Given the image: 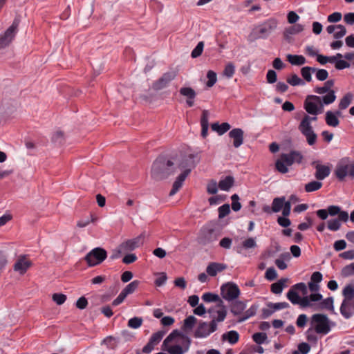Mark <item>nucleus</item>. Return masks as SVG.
<instances>
[{
	"label": "nucleus",
	"instance_id": "33",
	"mask_svg": "<svg viewBox=\"0 0 354 354\" xmlns=\"http://www.w3.org/2000/svg\"><path fill=\"white\" fill-rule=\"evenodd\" d=\"M202 299L205 302H218L217 305L223 304V301L218 295L212 292L204 293L202 296Z\"/></svg>",
	"mask_w": 354,
	"mask_h": 354
},
{
	"label": "nucleus",
	"instance_id": "28",
	"mask_svg": "<svg viewBox=\"0 0 354 354\" xmlns=\"http://www.w3.org/2000/svg\"><path fill=\"white\" fill-rule=\"evenodd\" d=\"M239 339V335L236 330H230L222 335V339L227 341L230 344H236Z\"/></svg>",
	"mask_w": 354,
	"mask_h": 354
},
{
	"label": "nucleus",
	"instance_id": "20",
	"mask_svg": "<svg viewBox=\"0 0 354 354\" xmlns=\"http://www.w3.org/2000/svg\"><path fill=\"white\" fill-rule=\"evenodd\" d=\"M180 94L186 98V104L189 107L194 105V100L196 97V91L191 87H181L179 90Z\"/></svg>",
	"mask_w": 354,
	"mask_h": 354
},
{
	"label": "nucleus",
	"instance_id": "31",
	"mask_svg": "<svg viewBox=\"0 0 354 354\" xmlns=\"http://www.w3.org/2000/svg\"><path fill=\"white\" fill-rule=\"evenodd\" d=\"M326 122L328 126L336 127L339 124V120L336 117V115L331 111H328L326 113Z\"/></svg>",
	"mask_w": 354,
	"mask_h": 354
},
{
	"label": "nucleus",
	"instance_id": "60",
	"mask_svg": "<svg viewBox=\"0 0 354 354\" xmlns=\"http://www.w3.org/2000/svg\"><path fill=\"white\" fill-rule=\"evenodd\" d=\"M265 277L268 281L274 280L277 277V271L272 267L268 268L265 274Z\"/></svg>",
	"mask_w": 354,
	"mask_h": 354
},
{
	"label": "nucleus",
	"instance_id": "56",
	"mask_svg": "<svg viewBox=\"0 0 354 354\" xmlns=\"http://www.w3.org/2000/svg\"><path fill=\"white\" fill-rule=\"evenodd\" d=\"M52 299L57 305H62L66 301V296L62 293H55L53 295Z\"/></svg>",
	"mask_w": 354,
	"mask_h": 354
},
{
	"label": "nucleus",
	"instance_id": "45",
	"mask_svg": "<svg viewBox=\"0 0 354 354\" xmlns=\"http://www.w3.org/2000/svg\"><path fill=\"white\" fill-rule=\"evenodd\" d=\"M235 72V66L232 62H229L226 64L223 74L224 76H225L227 78L230 79L232 77Z\"/></svg>",
	"mask_w": 354,
	"mask_h": 354
},
{
	"label": "nucleus",
	"instance_id": "8",
	"mask_svg": "<svg viewBox=\"0 0 354 354\" xmlns=\"http://www.w3.org/2000/svg\"><path fill=\"white\" fill-rule=\"evenodd\" d=\"M220 236L218 230L207 225L202 227L198 236V242L203 245L215 242Z\"/></svg>",
	"mask_w": 354,
	"mask_h": 354
},
{
	"label": "nucleus",
	"instance_id": "19",
	"mask_svg": "<svg viewBox=\"0 0 354 354\" xmlns=\"http://www.w3.org/2000/svg\"><path fill=\"white\" fill-rule=\"evenodd\" d=\"M339 310L345 319L351 318L354 315V299H343Z\"/></svg>",
	"mask_w": 354,
	"mask_h": 354
},
{
	"label": "nucleus",
	"instance_id": "21",
	"mask_svg": "<svg viewBox=\"0 0 354 354\" xmlns=\"http://www.w3.org/2000/svg\"><path fill=\"white\" fill-rule=\"evenodd\" d=\"M243 131L240 128L233 129L229 132V137L233 140V146L239 148L243 143Z\"/></svg>",
	"mask_w": 354,
	"mask_h": 354
},
{
	"label": "nucleus",
	"instance_id": "17",
	"mask_svg": "<svg viewBox=\"0 0 354 354\" xmlns=\"http://www.w3.org/2000/svg\"><path fill=\"white\" fill-rule=\"evenodd\" d=\"M176 74L174 71L164 73L160 78L153 84V88L155 90H161L165 88L167 86L169 83L176 77Z\"/></svg>",
	"mask_w": 354,
	"mask_h": 354
},
{
	"label": "nucleus",
	"instance_id": "41",
	"mask_svg": "<svg viewBox=\"0 0 354 354\" xmlns=\"http://www.w3.org/2000/svg\"><path fill=\"white\" fill-rule=\"evenodd\" d=\"M342 295L344 297V299H354V287L351 284H348L344 287L342 290Z\"/></svg>",
	"mask_w": 354,
	"mask_h": 354
},
{
	"label": "nucleus",
	"instance_id": "38",
	"mask_svg": "<svg viewBox=\"0 0 354 354\" xmlns=\"http://www.w3.org/2000/svg\"><path fill=\"white\" fill-rule=\"evenodd\" d=\"M257 313V307L252 306L249 309L245 311L241 317L238 319V322H243L250 317L254 316Z\"/></svg>",
	"mask_w": 354,
	"mask_h": 354
},
{
	"label": "nucleus",
	"instance_id": "15",
	"mask_svg": "<svg viewBox=\"0 0 354 354\" xmlns=\"http://www.w3.org/2000/svg\"><path fill=\"white\" fill-rule=\"evenodd\" d=\"M277 21L274 19H269L256 28L259 38H266L277 27Z\"/></svg>",
	"mask_w": 354,
	"mask_h": 354
},
{
	"label": "nucleus",
	"instance_id": "5",
	"mask_svg": "<svg viewBox=\"0 0 354 354\" xmlns=\"http://www.w3.org/2000/svg\"><path fill=\"white\" fill-rule=\"evenodd\" d=\"M303 160L302 154L297 151H291L289 153H281L275 162L276 169L281 174L288 172L289 166L294 163L300 164Z\"/></svg>",
	"mask_w": 354,
	"mask_h": 354
},
{
	"label": "nucleus",
	"instance_id": "27",
	"mask_svg": "<svg viewBox=\"0 0 354 354\" xmlns=\"http://www.w3.org/2000/svg\"><path fill=\"white\" fill-rule=\"evenodd\" d=\"M246 308V304L241 301H235L232 304L231 313L234 315H241Z\"/></svg>",
	"mask_w": 354,
	"mask_h": 354
},
{
	"label": "nucleus",
	"instance_id": "35",
	"mask_svg": "<svg viewBox=\"0 0 354 354\" xmlns=\"http://www.w3.org/2000/svg\"><path fill=\"white\" fill-rule=\"evenodd\" d=\"M285 197L274 198L272 203V210L273 212H280L284 205Z\"/></svg>",
	"mask_w": 354,
	"mask_h": 354
},
{
	"label": "nucleus",
	"instance_id": "22",
	"mask_svg": "<svg viewBox=\"0 0 354 354\" xmlns=\"http://www.w3.org/2000/svg\"><path fill=\"white\" fill-rule=\"evenodd\" d=\"M227 268L224 263L212 262L206 268V272L210 277H215L218 273L221 272Z\"/></svg>",
	"mask_w": 354,
	"mask_h": 354
},
{
	"label": "nucleus",
	"instance_id": "54",
	"mask_svg": "<svg viewBox=\"0 0 354 354\" xmlns=\"http://www.w3.org/2000/svg\"><path fill=\"white\" fill-rule=\"evenodd\" d=\"M231 199H232V209L234 212H237V211L240 210L241 208V205L239 201V196L236 194H234L231 196Z\"/></svg>",
	"mask_w": 354,
	"mask_h": 354
},
{
	"label": "nucleus",
	"instance_id": "42",
	"mask_svg": "<svg viewBox=\"0 0 354 354\" xmlns=\"http://www.w3.org/2000/svg\"><path fill=\"white\" fill-rule=\"evenodd\" d=\"M140 282L137 280L133 281L129 283L122 290L127 296L132 294L138 287Z\"/></svg>",
	"mask_w": 354,
	"mask_h": 354
},
{
	"label": "nucleus",
	"instance_id": "55",
	"mask_svg": "<svg viewBox=\"0 0 354 354\" xmlns=\"http://www.w3.org/2000/svg\"><path fill=\"white\" fill-rule=\"evenodd\" d=\"M242 245L245 249H251L257 247L255 238L250 237L242 243Z\"/></svg>",
	"mask_w": 354,
	"mask_h": 354
},
{
	"label": "nucleus",
	"instance_id": "24",
	"mask_svg": "<svg viewBox=\"0 0 354 354\" xmlns=\"http://www.w3.org/2000/svg\"><path fill=\"white\" fill-rule=\"evenodd\" d=\"M335 82L333 80H327L323 86H317L314 88V92L319 94L322 95L324 93H326V95H328L331 92H333L334 95H335V92L333 90H331V88L334 86Z\"/></svg>",
	"mask_w": 354,
	"mask_h": 354
},
{
	"label": "nucleus",
	"instance_id": "4",
	"mask_svg": "<svg viewBox=\"0 0 354 354\" xmlns=\"http://www.w3.org/2000/svg\"><path fill=\"white\" fill-rule=\"evenodd\" d=\"M174 172V163L163 156L158 157L151 167V176L156 180L165 179Z\"/></svg>",
	"mask_w": 354,
	"mask_h": 354
},
{
	"label": "nucleus",
	"instance_id": "37",
	"mask_svg": "<svg viewBox=\"0 0 354 354\" xmlns=\"http://www.w3.org/2000/svg\"><path fill=\"white\" fill-rule=\"evenodd\" d=\"M315 71H317L316 68L305 66L301 68V74L306 82H310L312 81L311 73H315Z\"/></svg>",
	"mask_w": 354,
	"mask_h": 354
},
{
	"label": "nucleus",
	"instance_id": "29",
	"mask_svg": "<svg viewBox=\"0 0 354 354\" xmlns=\"http://www.w3.org/2000/svg\"><path fill=\"white\" fill-rule=\"evenodd\" d=\"M211 127L213 131H216L218 135L221 136L230 130L231 126L227 122H223L221 124L215 122L212 124Z\"/></svg>",
	"mask_w": 354,
	"mask_h": 354
},
{
	"label": "nucleus",
	"instance_id": "47",
	"mask_svg": "<svg viewBox=\"0 0 354 354\" xmlns=\"http://www.w3.org/2000/svg\"><path fill=\"white\" fill-rule=\"evenodd\" d=\"M319 308L322 309L326 308L333 311V298L332 297H330L322 300V301L319 304Z\"/></svg>",
	"mask_w": 354,
	"mask_h": 354
},
{
	"label": "nucleus",
	"instance_id": "6",
	"mask_svg": "<svg viewBox=\"0 0 354 354\" xmlns=\"http://www.w3.org/2000/svg\"><path fill=\"white\" fill-rule=\"evenodd\" d=\"M335 174L339 180H343L347 176L354 178V161L348 158L341 159L336 166Z\"/></svg>",
	"mask_w": 354,
	"mask_h": 354
},
{
	"label": "nucleus",
	"instance_id": "32",
	"mask_svg": "<svg viewBox=\"0 0 354 354\" xmlns=\"http://www.w3.org/2000/svg\"><path fill=\"white\" fill-rule=\"evenodd\" d=\"M287 281V279L282 278L279 279L277 282L272 283L271 285V291L274 294H281Z\"/></svg>",
	"mask_w": 354,
	"mask_h": 354
},
{
	"label": "nucleus",
	"instance_id": "62",
	"mask_svg": "<svg viewBox=\"0 0 354 354\" xmlns=\"http://www.w3.org/2000/svg\"><path fill=\"white\" fill-rule=\"evenodd\" d=\"M346 33V28L343 25H337V28L333 35L334 38L340 39L343 37Z\"/></svg>",
	"mask_w": 354,
	"mask_h": 354
},
{
	"label": "nucleus",
	"instance_id": "43",
	"mask_svg": "<svg viewBox=\"0 0 354 354\" xmlns=\"http://www.w3.org/2000/svg\"><path fill=\"white\" fill-rule=\"evenodd\" d=\"M322 186V183L319 181L313 180L305 185V190L307 192H312L319 189Z\"/></svg>",
	"mask_w": 354,
	"mask_h": 354
},
{
	"label": "nucleus",
	"instance_id": "36",
	"mask_svg": "<svg viewBox=\"0 0 354 354\" xmlns=\"http://www.w3.org/2000/svg\"><path fill=\"white\" fill-rule=\"evenodd\" d=\"M353 95L351 93H346L341 100L339 104L340 110L346 109L351 103Z\"/></svg>",
	"mask_w": 354,
	"mask_h": 354
},
{
	"label": "nucleus",
	"instance_id": "14",
	"mask_svg": "<svg viewBox=\"0 0 354 354\" xmlns=\"http://www.w3.org/2000/svg\"><path fill=\"white\" fill-rule=\"evenodd\" d=\"M221 295L227 301H233L240 295L238 286L234 283H227L221 288Z\"/></svg>",
	"mask_w": 354,
	"mask_h": 354
},
{
	"label": "nucleus",
	"instance_id": "52",
	"mask_svg": "<svg viewBox=\"0 0 354 354\" xmlns=\"http://www.w3.org/2000/svg\"><path fill=\"white\" fill-rule=\"evenodd\" d=\"M203 48H204V42L203 41L198 42L197 46L194 48V49L192 50V52L191 53L192 57L196 58V57H199L203 53Z\"/></svg>",
	"mask_w": 354,
	"mask_h": 354
},
{
	"label": "nucleus",
	"instance_id": "49",
	"mask_svg": "<svg viewBox=\"0 0 354 354\" xmlns=\"http://www.w3.org/2000/svg\"><path fill=\"white\" fill-rule=\"evenodd\" d=\"M267 338L268 336L265 333H256L252 335L253 340L258 344H263Z\"/></svg>",
	"mask_w": 354,
	"mask_h": 354
},
{
	"label": "nucleus",
	"instance_id": "12",
	"mask_svg": "<svg viewBox=\"0 0 354 354\" xmlns=\"http://www.w3.org/2000/svg\"><path fill=\"white\" fill-rule=\"evenodd\" d=\"M106 257L107 252L104 249L95 248L86 255L85 260L89 266H95L103 262Z\"/></svg>",
	"mask_w": 354,
	"mask_h": 354
},
{
	"label": "nucleus",
	"instance_id": "48",
	"mask_svg": "<svg viewBox=\"0 0 354 354\" xmlns=\"http://www.w3.org/2000/svg\"><path fill=\"white\" fill-rule=\"evenodd\" d=\"M164 334L165 333L162 331H158L153 333L150 337L149 342L155 346L162 339Z\"/></svg>",
	"mask_w": 354,
	"mask_h": 354
},
{
	"label": "nucleus",
	"instance_id": "46",
	"mask_svg": "<svg viewBox=\"0 0 354 354\" xmlns=\"http://www.w3.org/2000/svg\"><path fill=\"white\" fill-rule=\"evenodd\" d=\"M287 298L292 304H298L299 303L300 297L294 289H290L287 293Z\"/></svg>",
	"mask_w": 354,
	"mask_h": 354
},
{
	"label": "nucleus",
	"instance_id": "39",
	"mask_svg": "<svg viewBox=\"0 0 354 354\" xmlns=\"http://www.w3.org/2000/svg\"><path fill=\"white\" fill-rule=\"evenodd\" d=\"M304 29V26L301 24H297L294 26L289 27L285 30V35H295L302 32Z\"/></svg>",
	"mask_w": 354,
	"mask_h": 354
},
{
	"label": "nucleus",
	"instance_id": "11",
	"mask_svg": "<svg viewBox=\"0 0 354 354\" xmlns=\"http://www.w3.org/2000/svg\"><path fill=\"white\" fill-rule=\"evenodd\" d=\"M19 24V21L15 19L12 25L0 35V49L8 46L12 41L17 32Z\"/></svg>",
	"mask_w": 354,
	"mask_h": 354
},
{
	"label": "nucleus",
	"instance_id": "23",
	"mask_svg": "<svg viewBox=\"0 0 354 354\" xmlns=\"http://www.w3.org/2000/svg\"><path fill=\"white\" fill-rule=\"evenodd\" d=\"M313 164L315 165L316 172L315 176L317 180H324L329 176L330 170L328 166L322 165L316 162H314Z\"/></svg>",
	"mask_w": 354,
	"mask_h": 354
},
{
	"label": "nucleus",
	"instance_id": "50",
	"mask_svg": "<svg viewBox=\"0 0 354 354\" xmlns=\"http://www.w3.org/2000/svg\"><path fill=\"white\" fill-rule=\"evenodd\" d=\"M196 318L193 316V315H190L189 317H187L185 320H184V324H183V328L185 330V329H192L194 324H196Z\"/></svg>",
	"mask_w": 354,
	"mask_h": 354
},
{
	"label": "nucleus",
	"instance_id": "16",
	"mask_svg": "<svg viewBox=\"0 0 354 354\" xmlns=\"http://www.w3.org/2000/svg\"><path fill=\"white\" fill-rule=\"evenodd\" d=\"M207 312L210 314L212 320H215V323L224 321L226 317L227 311L223 304L216 305L215 307L210 308Z\"/></svg>",
	"mask_w": 354,
	"mask_h": 354
},
{
	"label": "nucleus",
	"instance_id": "7",
	"mask_svg": "<svg viewBox=\"0 0 354 354\" xmlns=\"http://www.w3.org/2000/svg\"><path fill=\"white\" fill-rule=\"evenodd\" d=\"M311 325L315 332L326 335L330 331V320L324 314H315L311 317Z\"/></svg>",
	"mask_w": 354,
	"mask_h": 354
},
{
	"label": "nucleus",
	"instance_id": "2",
	"mask_svg": "<svg viewBox=\"0 0 354 354\" xmlns=\"http://www.w3.org/2000/svg\"><path fill=\"white\" fill-rule=\"evenodd\" d=\"M335 100L336 95H334L333 92L323 96L309 95L304 101V109L308 113L313 115H317L322 113L324 104H330L333 103Z\"/></svg>",
	"mask_w": 354,
	"mask_h": 354
},
{
	"label": "nucleus",
	"instance_id": "40",
	"mask_svg": "<svg viewBox=\"0 0 354 354\" xmlns=\"http://www.w3.org/2000/svg\"><path fill=\"white\" fill-rule=\"evenodd\" d=\"M142 322H143V319L142 317H134L133 318H131L128 321L127 326L130 328L137 329L142 326Z\"/></svg>",
	"mask_w": 354,
	"mask_h": 354
},
{
	"label": "nucleus",
	"instance_id": "44",
	"mask_svg": "<svg viewBox=\"0 0 354 354\" xmlns=\"http://www.w3.org/2000/svg\"><path fill=\"white\" fill-rule=\"evenodd\" d=\"M287 82L290 84L291 86H299V85H304L305 82L303 80H301L297 75L292 74L290 77L287 79Z\"/></svg>",
	"mask_w": 354,
	"mask_h": 354
},
{
	"label": "nucleus",
	"instance_id": "26",
	"mask_svg": "<svg viewBox=\"0 0 354 354\" xmlns=\"http://www.w3.org/2000/svg\"><path fill=\"white\" fill-rule=\"evenodd\" d=\"M234 183V178L231 176H227L219 181L218 187L220 189H221L223 191L227 192L233 186Z\"/></svg>",
	"mask_w": 354,
	"mask_h": 354
},
{
	"label": "nucleus",
	"instance_id": "9",
	"mask_svg": "<svg viewBox=\"0 0 354 354\" xmlns=\"http://www.w3.org/2000/svg\"><path fill=\"white\" fill-rule=\"evenodd\" d=\"M143 239L144 236L141 234L136 238L129 239L122 243L118 248V254L111 255L110 258L111 259H115L119 257V254L132 251L139 248L143 243Z\"/></svg>",
	"mask_w": 354,
	"mask_h": 354
},
{
	"label": "nucleus",
	"instance_id": "63",
	"mask_svg": "<svg viewBox=\"0 0 354 354\" xmlns=\"http://www.w3.org/2000/svg\"><path fill=\"white\" fill-rule=\"evenodd\" d=\"M266 80L269 84L276 82L277 80V73L274 70H269L266 74Z\"/></svg>",
	"mask_w": 354,
	"mask_h": 354
},
{
	"label": "nucleus",
	"instance_id": "18",
	"mask_svg": "<svg viewBox=\"0 0 354 354\" xmlns=\"http://www.w3.org/2000/svg\"><path fill=\"white\" fill-rule=\"evenodd\" d=\"M31 265V261L27 259L26 256H20L15 263L13 269L15 272L22 275L26 272Z\"/></svg>",
	"mask_w": 354,
	"mask_h": 354
},
{
	"label": "nucleus",
	"instance_id": "59",
	"mask_svg": "<svg viewBox=\"0 0 354 354\" xmlns=\"http://www.w3.org/2000/svg\"><path fill=\"white\" fill-rule=\"evenodd\" d=\"M315 76L316 78L319 81H324L326 80L328 77V73L325 69H317L315 71Z\"/></svg>",
	"mask_w": 354,
	"mask_h": 354
},
{
	"label": "nucleus",
	"instance_id": "25",
	"mask_svg": "<svg viewBox=\"0 0 354 354\" xmlns=\"http://www.w3.org/2000/svg\"><path fill=\"white\" fill-rule=\"evenodd\" d=\"M209 111L207 110L203 111L202 117L201 120V136L206 138L207 136L208 128H209Z\"/></svg>",
	"mask_w": 354,
	"mask_h": 354
},
{
	"label": "nucleus",
	"instance_id": "13",
	"mask_svg": "<svg viewBox=\"0 0 354 354\" xmlns=\"http://www.w3.org/2000/svg\"><path fill=\"white\" fill-rule=\"evenodd\" d=\"M217 329V324L215 320H212L210 323L201 322L199 323L194 332L196 338H205Z\"/></svg>",
	"mask_w": 354,
	"mask_h": 354
},
{
	"label": "nucleus",
	"instance_id": "10",
	"mask_svg": "<svg viewBox=\"0 0 354 354\" xmlns=\"http://www.w3.org/2000/svg\"><path fill=\"white\" fill-rule=\"evenodd\" d=\"M300 132L306 137L309 145H313L317 140V135L313 131L311 123L310 122V116L305 115L301 120L299 127Z\"/></svg>",
	"mask_w": 354,
	"mask_h": 354
},
{
	"label": "nucleus",
	"instance_id": "34",
	"mask_svg": "<svg viewBox=\"0 0 354 354\" xmlns=\"http://www.w3.org/2000/svg\"><path fill=\"white\" fill-rule=\"evenodd\" d=\"M290 258L288 253L281 254L280 258L275 260V265L277 268L281 270L287 268V264L285 262L286 260H289Z\"/></svg>",
	"mask_w": 354,
	"mask_h": 354
},
{
	"label": "nucleus",
	"instance_id": "57",
	"mask_svg": "<svg viewBox=\"0 0 354 354\" xmlns=\"http://www.w3.org/2000/svg\"><path fill=\"white\" fill-rule=\"evenodd\" d=\"M268 307L273 308L274 311L287 308L289 307V304L287 302H279V303H270Z\"/></svg>",
	"mask_w": 354,
	"mask_h": 354
},
{
	"label": "nucleus",
	"instance_id": "1",
	"mask_svg": "<svg viewBox=\"0 0 354 354\" xmlns=\"http://www.w3.org/2000/svg\"><path fill=\"white\" fill-rule=\"evenodd\" d=\"M191 339L174 330L164 340L162 349L170 354H184L189 349Z\"/></svg>",
	"mask_w": 354,
	"mask_h": 354
},
{
	"label": "nucleus",
	"instance_id": "64",
	"mask_svg": "<svg viewBox=\"0 0 354 354\" xmlns=\"http://www.w3.org/2000/svg\"><path fill=\"white\" fill-rule=\"evenodd\" d=\"M342 274L346 277L354 274V262L345 266L342 270Z\"/></svg>",
	"mask_w": 354,
	"mask_h": 354
},
{
	"label": "nucleus",
	"instance_id": "61",
	"mask_svg": "<svg viewBox=\"0 0 354 354\" xmlns=\"http://www.w3.org/2000/svg\"><path fill=\"white\" fill-rule=\"evenodd\" d=\"M230 212V205L224 204L218 207V217L220 218H224Z\"/></svg>",
	"mask_w": 354,
	"mask_h": 354
},
{
	"label": "nucleus",
	"instance_id": "53",
	"mask_svg": "<svg viewBox=\"0 0 354 354\" xmlns=\"http://www.w3.org/2000/svg\"><path fill=\"white\" fill-rule=\"evenodd\" d=\"M341 227V223L337 218L328 221V228L331 231H337Z\"/></svg>",
	"mask_w": 354,
	"mask_h": 354
},
{
	"label": "nucleus",
	"instance_id": "58",
	"mask_svg": "<svg viewBox=\"0 0 354 354\" xmlns=\"http://www.w3.org/2000/svg\"><path fill=\"white\" fill-rule=\"evenodd\" d=\"M218 187L216 181L212 180L207 184V192L210 194H215L218 192Z\"/></svg>",
	"mask_w": 354,
	"mask_h": 354
},
{
	"label": "nucleus",
	"instance_id": "51",
	"mask_svg": "<svg viewBox=\"0 0 354 354\" xmlns=\"http://www.w3.org/2000/svg\"><path fill=\"white\" fill-rule=\"evenodd\" d=\"M207 77L208 79V81L206 83L207 86H213L217 80L216 73L213 71H209L207 74Z\"/></svg>",
	"mask_w": 354,
	"mask_h": 354
},
{
	"label": "nucleus",
	"instance_id": "30",
	"mask_svg": "<svg viewBox=\"0 0 354 354\" xmlns=\"http://www.w3.org/2000/svg\"><path fill=\"white\" fill-rule=\"evenodd\" d=\"M287 59L292 65L295 66L304 65L306 62V58L303 55L290 54L287 55Z\"/></svg>",
	"mask_w": 354,
	"mask_h": 354
},
{
	"label": "nucleus",
	"instance_id": "3",
	"mask_svg": "<svg viewBox=\"0 0 354 354\" xmlns=\"http://www.w3.org/2000/svg\"><path fill=\"white\" fill-rule=\"evenodd\" d=\"M194 157L195 156L193 154H189L188 156H184L182 158L178 167L183 171L174 182L172 189L169 192L170 196L175 195L178 192L183 186V182L190 174L192 169L195 167L196 163L194 162Z\"/></svg>",
	"mask_w": 354,
	"mask_h": 354
}]
</instances>
